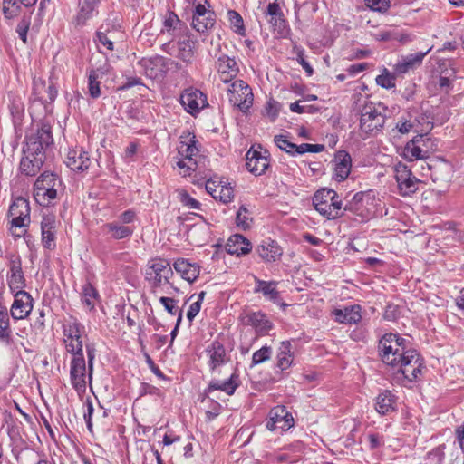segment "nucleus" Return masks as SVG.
<instances>
[{
	"instance_id": "obj_46",
	"label": "nucleus",
	"mask_w": 464,
	"mask_h": 464,
	"mask_svg": "<svg viewBox=\"0 0 464 464\" xmlns=\"http://www.w3.org/2000/svg\"><path fill=\"white\" fill-rule=\"evenodd\" d=\"M274 141L276 145L282 150L286 153L295 156L296 155V150H298V145L289 141L285 135H276L274 138Z\"/></svg>"
},
{
	"instance_id": "obj_31",
	"label": "nucleus",
	"mask_w": 464,
	"mask_h": 464,
	"mask_svg": "<svg viewBox=\"0 0 464 464\" xmlns=\"http://www.w3.org/2000/svg\"><path fill=\"white\" fill-rule=\"evenodd\" d=\"M218 71L220 73L221 80L224 82H228L237 76L239 68L234 58H230L227 55H221L218 59Z\"/></svg>"
},
{
	"instance_id": "obj_5",
	"label": "nucleus",
	"mask_w": 464,
	"mask_h": 464,
	"mask_svg": "<svg viewBox=\"0 0 464 464\" xmlns=\"http://www.w3.org/2000/svg\"><path fill=\"white\" fill-rule=\"evenodd\" d=\"M8 214L12 217L10 231L14 237H20L26 230L16 233V228L22 229L30 224L29 201L25 198L18 197L9 207Z\"/></svg>"
},
{
	"instance_id": "obj_2",
	"label": "nucleus",
	"mask_w": 464,
	"mask_h": 464,
	"mask_svg": "<svg viewBox=\"0 0 464 464\" xmlns=\"http://www.w3.org/2000/svg\"><path fill=\"white\" fill-rule=\"evenodd\" d=\"M61 184L62 181L56 174L48 171L42 173L34 184V199L41 206H49L57 198V188Z\"/></svg>"
},
{
	"instance_id": "obj_7",
	"label": "nucleus",
	"mask_w": 464,
	"mask_h": 464,
	"mask_svg": "<svg viewBox=\"0 0 464 464\" xmlns=\"http://www.w3.org/2000/svg\"><path fill=\"white\" fill-rule=\"evenodd\" d=\"M229 95V102L238 111L246 114L253 105L254 95L250 86L243 80H236L232 85Z\"/></svg>"
},
{
	"instance_id": "obj_24",
	"label": "nucleus",
	"mask_w": 464,
	"mask_h": 464,
	"mask_svg": "<svg viewBox=\"0 0 464 464\" xmlns=\"http://www.w3.org/2000/svg\"><path fill=\"white\" fill-rule=\"evenodd\" d=\"M246 318V324L251 325L259 335H266L274 328V324L261 311L250 312Z\"/></svg>"
},
{
	"instance_id": "obj_8",
	"label": "nucleus",
	"mask_w": 464,
	"mask_h": 464,
	"mask_svg": "<svg viewBox=\"0 0 464 464\" xmlns=\"http://www.w3.org/2000/svg\"><path fill=\"white\" fill-rule=\"evenodd\" d=\"M375 196L372 190L359 191L351 198L349 195L344 198L345 204H343V214L350 212L353 215L363 218L368 212L370 205L373 204Z\"/></svg>"
},
{
	"instance_id": "obj_29",
	"label": "nucleus",
	"mask_w": 464,
	"mask_h": 464,
	"mask_svg": "<svg viewBox=\"0 0 464 464\" xmlns=\"http://www.w3.org/2000/svg\"><path fill=\"white\" fill-rule=\"evenodd\" d=\"M266 14L270 17L269 23L274 30H277L278 34L284 35L286 31V21L279 4L276 2L269 3L266 7Z\"/></svg>"
},
{
	"instance_id": "obj_39",
	"label": "nucleus",
	"mask_w": 464,
	"mask_h": 464,
	"mask_svg": "<svg viewBox=\"0 0 464 464\" xmlns=\"http://www.w3.org/2000/svg\"><path fill=\"white\" fill-rule=\"evenodd\" d=\"M291 348L292 345L290 341H284L280 343L276 362V367L280 371H285L292 365L293 353Z\"/></svg>"
},
{
	"instance_id": "obj_51",
	"label": "nucleus",
	"mask_w": 464,
	"mask_h": 464,
	"mask_svg": "<svg viewBox=\"0 0 464 464\" xmlns=\"http://www.w3.org/2000/svg\"><path fill=\"white\" fill-rule=\"evenodd\" d=\"M376 83L384 89H392L395 87V76L384 68L382 73L376 77Z\"/></svg>"
},
{
	"instance_id": "obj_21",
	"label": "nucleus",
	"mask_w": 464,
	"mask_h": 464,
	"mask_svg": "<svg viewBox=\"0 0 464 464\" xmlns=\"http://www.w3.org/2000/svg\"><path fill=\"white\" fill-rule=\"evenodd\" d=\"M334 179L336 181H343L351 172L352 158L345 150H339L334 154Z\"/></svg>"
},
{
	"instance_id": "obj_14",
	"label": "nucleus",
	"mask_w": 464,
	"mask_h": 464,
	"mask_svg": "<svg viewBox=\"0 0 464 464\" xmlns=\"http://www.w3.org/2000/svg\"><path fill=\"white\" fill-rule=\"evenodd\" d=\"M34 299L32 295L24 290H18L14 295L10 314L14 320L26 318L33 309Z\"/></svg>"
},
{
	"instance_id": "obj_54",
	"label": "nucleus",
	"mask_w": 464,
	"mask_h": 464,
	"mask_svg": "<svg viewBox=\"0 0 464 464\" xmlns=\"http://www.w3.org/2000/svg\"><path fill=\"white\" fill-rule=\"evenodd\" d=\"M87 358H88V379L89 382H92V374H93V363L96 356V349L94 343H86L85 344Z\"/></svg>"
},
{
	"instance_id": "obj_6",
	"label": "nucleus",
	"mask_w": 464,
	"mask_h": 464,
	"mask_svg": "<svg viewBox=\"0 0 464 464\" xmlns=\"http://www.w3.org/2000/svg\"><path fill=\"white\" fill-rule=\"evenodd\" d=\"M394 173L399 194L402 197H410L414 194L418 190L419 185L422 183L404 163H397L394 166Z\"/></svg>"
},
{
	"instance_id": "obj_19",
	"label": "nucleus",
	"mask_w": 464,
	"mask_h": 464,
	"mask_svg": "<svg viewBox=\"0 0 464 464\" xmlns=\"http://www.w3.org/2000/svg\"><path fill=\"white\" fill-rule=\"evenodd\" d=\"M241 381L239 374L235 371L227 380L220 382L218 380H212L208 386L204 391L205 395L211 393L214 391H221L228 396H232L236 390L240 386Z\"/></svg>"
},
{
	"instance_id": "obj_49",
	"label": "nucleus",
	"mask_w": 464,
	"mask_h": 464,
	"mask_svg": "<svg viewBox=\"0 0 464 464\" xmlns=\"http://www.w3.org/2000/svg\"><path fill=\"white\" fill-rule=\"evenodd\" d=\"M317 10L316 5L314 2L306 1L299 5H295V14L297 20L301 17L309 19L310 16L306 15L307 13H315Z\"/></svg>"
},
{
	"instance_id": "obj_40",
	"label": "nucleus",
	"mask_w": 464,
	"mask_h": 464,
	"mask_svg": "<svg viewBox=\"0 0 464 464\" xmlns=\"http://www.w3.org/2000/svg\"><path fill=\"white\" fill-rule=\"evenodd\" d=\"M44 161L41 159L33 158L27 154L20 161V170L26 176H34L41 169Z\"/></svg>"
},
{
	"instance_id": "obj_62",
	"label": "nucleus",
	"mask_w": 464,
	"mask_h": 464,
	"mask_svg": "<svg viewBox=\"0 0 464 464\" xmlns=\"http://www.w3.org/2000/svg\"><path fill=\"white\" fill-rule=\"evenodd\" d=\"M160 302L164 306L165 310L171 315H176L179 310L176 305L177 300L171 297L162 296L160 298Z\"/></svg>"
},
{
	"instance_id": "obj_12",
	"label": "nucleus",
	"mask_w": 464,
	"mask_h": 464,
	"mask_svg": "<svg viewBox=\"0 0 464 464\" xmlns=\"http://www.w3.org/2000/svg\"><path fill=\"white\" fill-rule=\"evenodd\" d=\"M180 103L187 112L196 115L208 105V101L207 96L201 91L189 87L182 92Z\"/></svg>"
},
{
	"instance_id": "obj_26",
	"label": "nucleus",
	"mask_w": 464,
	"mask_h": 464,
	"mask_svg": "<svg viewBox=\"0 0 464 464\" xmlns=\"http://www.w3.org/2000/svg\"><path fill=\"white\" fill-rule=\"evenodd\" d=\"M252 249L251 242L243 235H232L227 244L226 251L230 255L241 256L248 254Z\"/></svg>"
},
{
	"instance_id": "obj_64",
	"label": "nucleus",
	"mask_w": 464,
	"mask_h": 464,
	"mask_svg": "<svg viewBox=\"0 0 464 464\" xmlns=\"http://www.w3.org/2000/svg\"><path fill=\"white\" fill-rule=\"evenodd\" d=\"M178 24H180L179 16L174 12L169 11L163 22L164 29L169 32L175 29Z\"/></svg>"
},
{
	"instance_id": "obj_43",
	"label": "nucleus",
	"mask_w": 464,
	"mask_h": 464,
	"mask_svg": "<svg viewBox=\"0 0 464 464\" xmlns=\"http://www.w3.org/2000/svg\"><path fill=\"white\" fill-rule=\"evenodd\" d=\"M99 297V293L96 288L90 283L87 282L82 286V303L89 306L91 309L94 308V301Z\"/></svg>"
},
{
	"instance_id": "obj_59",
	"label": "nucleus",
	"mask_w": 464,
	"mask_h": 464,
	"mask_svg": "<svg viewBox=\"0 0 464 464\" xmlns=\"http://www.w3.org/2000/svg\"><path fill=\"white\" fill-rule=\"evenodd\" d=\"M365 5L373 11L384 13L390 7V0H364Z\"/></svg>"
},
{
	"instance_id": "obj_44",
	"label": "nucleus",
	"mask_w": 464,
	"mask_h": 464,
	"mask_svg": "<svg viewBox=\"0 0 464 464\" xmlns=\"http://www.w3.org/2000/svg\"><path fill=\"white\" fill-rule=\"evenodd\" d=\"M179 58L184 62H189L193 57L194 42L190 39H184L178 42Z\"/></svg>"
},
{
	"instance_id": "obj_53",
	"label": "nucleus",
	"mask_w": 464,
	"mask_h": 464,
	"mask_svg": "<svg viewBox=\"0 0 464 464\" xmlns=\"http://www.w3.org/2000/svg\"><path fill=\"white\" fill-rule=\"evenodd\" d=\"M19 0H4L3 1V13L7 19H11L17 15L20 5Z\"/></svg>"
},
{
	"instance_id": "obj_52",
	"label": "nucleus",
	"mask_w": 464,
	"mask_h": 464,
	"mask_svg": "<svg viewBox=\"0 0 464 464\" xmlns=\"http://www.w3.org/2000/svg\"><path fill=\"white\" fill-rule=\"evenodd\" d=\"M252 219L248 217V210L245 206H241L237 213L236 224L243 230L250 228V221Z\"/></svg>"
},
{
	"instance_id": "obj_18",
	"label": "nucleus",
	"mask_w": 464,
	"mask_h": 464,
	"mask_svg": "<svg viewBox=\"0 0 464 464\" xmlns=\"http://www.w3.org/2000/svg\"><path fill=\"white\" fill-rule=\"evenodd\" d=\"M424 141V136L418 134L414 136L410 141L406 143L403 149L402 156L409 161H414L417 160H425L429 158V150H424L420 143Z\"/></svg>"
},
{
	"instance_id": "obj_28",
	"label": "nucleus",
	"mask_w": 464,
	"mask_h": 464,
	"mask_svg": "<svg viewBox=\"0 0 464 464\" xmlns=\"http://www.w3.org/2000/svg\"><path fill=\"white\" fill-rule=\"evenodd\" d=\"M206 352L209 356L208 367L212 372L226 362V350L223 343L219 341L212 342Z\"/></svg>"
},
{
	"instance_id": "obj_35",
	"label": "nucleus",
	"mask_w": 464,
	"mask_h": 464,
	"mask_svg": "<svg viewBox=\"0 0 464 464\" xmlns=\"http://www.w3.org/2000/svg\"><path fill=\"white\" fill-rule=\"evenodd\" d=\"M256 286L255 293H262L270 301L276 303L280 298V294L276 289V281H265L255 276Z\"/></svg>"
},
{
	"instance_id": "obj_34",
	"label": "nucleus",
	"mask_w": 464,
	"mask_h": 464,
	"mask_svg": "<svg viewBox=\"0 0 464 464\" xmlns=\"http://www.w3.org/2000/svg\"><path fill=\"white\" fill-rule=\"evenodd\" d=\"M173 266L177 273L189 283L194 282L199 276V266L189 263L188 259L179 258L174 262Z\"/></svg>"
},
{
	"instance_id": "obj_10",
	"label": "nucleus",
	"mask_w": 464,
	"mask_h": 464,
	"mask_svg": "<svg viewBox=\"0 0 464 464\" xmlns=\"http://www.w3.org/2000/svg\"><path fill=\"white\" fill-rule=\"evenodd\" d=\"M82 324L77 319L63 324V335L66 337V351L72 355L83 354L82 339Z\"/></svg>"
},
{
	"instance_id": "obj_63",
	"label": "nucleus",
	"mask_w": 464,
	"mask_h": 464,
	"mask_svg": "<svg viewBox=\"0 0 464 464\" xmlns=\"http://www.w3.org/2000/svg\"><path fill=\"white\" fill-rule=\"evenodd\" d=\"M324 150V145H323V144L303 143L301 145H298V150H296V153L297 154H304L305 152L319 153V152H322Z\"/></svg>"
},
{
	"instance_id": "obj_60",
	"label": "nucleus",
	"mask_w": 464,
	"mask_h": 464,
	"mask_svg": "<svg viewBox=\"0 0 464 464\" xmlns=\"http://www.w3.org/2000/svg\"><path fill=\"white\" fill-rule=\"evenodd\" d=\"M96 39L108 50L112 51L114 49V44L111 40L109 39L107 35V30L104 31V25H102L96 32Z\"/></svg>"
},
{
	"instance_id": "obj_50",
	"label": "nucleus",
	"mask_w": 464,
	"mask_h": 464,
	"mask_svg": "<svg viewBox=\"0 0 464 464\" xmlns=\"http://www.w3.org/2000/svg\"><path fill=\"white\" fill-rule=\"evenodd\" d=\"M272 348L270 346H263L259 350L256 351L252 355L251 366L260 364L271 358Z\"/></svg>"
},
{
	"instance_id": "obj_1",
	"label": "nucleus",
	"mask_w": 464,
	"mask_h": 464,
	"mask_svg": "<svg viewBox=\"0 0 464 464\" xmlns=\"http://www.w3.org/2000/svg\"><path fill=\"white\" fill-rule=\"evenodd\" d=\"M313 205L315 210L327 219H335L343 216V201L334 189H318L314 194Z\"/></svg>"
},
{
	"instance_id": "obj_55",
	"label": "nucleus",
	"mask_w": 464,
	"mask_h": 464,
	"mask_svg": "<svg viewBox=\"0 0 464 464\" xmlns=\"http://www.w3.org/2000/svg\"><path fill=\"white\" fill-rule=\"evenodd\" d=\"M401 311L397 304L389 303L383 313V319L390 322H395L400 318Z\"/></svg>"
},
{
	"instance_id": "obj_17",
	"label": "nucleus",
	"mask_w": 464,
	"mask_h": 464,
	"mask_svg": "<svg viewBox=\"0 0 464 464\" xmlns=\"http://www.w3.org/2000/svg\"><path fill=\"white\" fill-rule=\"evenodd\" d=\"M246 166L249 172L255 176H260L269 167L268 156L263 155L261 151L251 148L246 155Z\"/></svg>"
},
{
	"instance_id": "obj_33",
	"label": "nucleus",
	"mask_w": 464,
	"mask_h": 464,
	"mask_svg": "<svg viewBox=\"0 0 464 464\" xmlns=\"http://www.w3.org/2000/svg\"><path fill=\"white\" fill-rule=\"evenodd\" d=\"M161 266L162 258H153L148 262L149 270L146 272V280L150 283L153 292L165 284L162 270L157 268H162Z\"/></svg>"
},
{
	"instance_id": "obj_27",
	"label": "nucleus",
	"mask_w": 464,
	"mask_h": 464,
	"mask_svg": "<svg viewBox=\"0 0 464 464\" xmlns=\"http://www.w3.org/2000/svg\"><path fill=\"white\" fill-rule=\"evenodd\" d=\"M362 307L359 304L345 306L343 309H334L335 321L340 324H354L362 320Z\"/></svg>"
},
{
	"instance_id": "obj_56",
	"label": "nucleus",
	"mask_w": 464,
	"mask_h": 464,
	"mask_svg": "<svg viewBox=\"0 0 464 464\" xmlns=\"http://www.w3.org/2000/svg\"><path fill=\"white\" fill-rule=\"evenodd\" d=\"M30 26V16H23L21 21L18 23L16 27V32L19 35V38L23 41L24 44L27 43V33Z\"/></svg>"
},
{
	"instance_id": "obj_16",
	"label": "nucleus",
	"mask_w": 464,
	"mask_h": 464,
	"mask_svg": "<svg viewBox=\"0 0 464 464\" xmlns=\"http://www.w3.org/2000/svg\"><path fill=\"white\" fill-rule=\"evenodd\" d=\"M216 22L215 13L206 9L200 2L195 6L192 26L198 33H204L212 28Z\"/></svg>"
},
{
	"instance_id": "obj_22",
	"label": "nucleus",
	"mask_w": 464,
	"mask_h": 464,
	"mask_svg": "<svg viewBox=\"0 0 464 464\" xmlns=\"http://www.w3.org/2000/svg\"><path fill=\"white\" fill-rule=\"evenodd\" d=\"M392 338V333L385 334L379 341L378 350L382 362L392 368H396L400 357L395 355L394 350L391 345Z\"/></svg>"
},
{
	"instance_id": "obj_9",
	"label": "nucleus",
	"mask_w": 464,
	"mask_h": 464,
	"mask_svg": "<svg viewBox=\"0 0 464 464\" xmlns=\"http://www.w3.org/2000/svg\"><path fill=\"white\" fill-rule=\"evenodd\" d=\"M87 377L88 365L86 366L83 354L72 355L70 362V382L79 395L86 392Z\"/></svg>"
},
{
	"instance_id": "obj_4",
	"label": "nucleus",
	"mask_w": 464,
	"mask_h": 464,
	"mask_svg": "<svg viewBox=\"0 0 464 464\" xmlns=\"http://www.w3.org/2000/svg\"><path fill=\"white\" fill-rule=\"evenodd\" d=\"M395 369L404 379L416 382L425 369L424 359L416 349H410L404 356L401 357Z\"/></svg>"
},
{
	"instance_id": "obj_37",
	"label": "nucleus",
	"mask_w": 464,
	"mask_h": 464,
	"mask_svg": "<svg viewBox=\"0 0 464 464\" xmlns=\"http://www.w3.org/2000/svg\"><path fill=\"white\" fill-rule=\"evenodd\" d=\"M102 231H106L113 239L120 240L130 237L134 232V228L121 225L118 222H110L102 226Z\"/></svg>"
},
{
	"instance_id": "obj_32",
	"label": "nucleus",
	"mask_w": 464,
	"mask_h": 464,
	"mask_svg": "<svg viewBox=\"0 0 464 464\" xmlns=\"http://www.w3.org/2000/svg\"><path fill=\"white\" fill-rule=\"evenodd\" d=\"M397 397L389 390L379 393L375 399V410L381 415H386L396 411Z\"/></svg>"
},
{
	"instance_id": "obj_57",
	"label": "nucleus",
	"mask_w": 464,
	"mask_h": 464,
	"mask_svg": "<svg viewBox=\"0 0 464 464\" xmlns=\"http://www.w3.org/2000/svg\"><path fill=\"white\" fill-rule=\"evenodd\" d=\"M179 199H180V202L189 208H193V209H199L200 207H201V203L195 199L194 198H192L186 190H181L179 191Z\"/></svg>"
},
{
	"instance_id": "obj_47",
	"label": "nucleus",
	"mask_w": 464,
	"mask_h": 464,
	"mask_svg": "<svg viewBox=\"0 0 464 464\" xmlns=\"http://www.w3.org/2000/svg\"><path fill=\"white\" fill-rule=\"evenodd\" d=\"M392 341L391 345L394 350L395 355L402 357L411 349L407 347V341L397 334L392 333ZM401 360V358H399Z\"/></svg>"
},
{
	"instance_id": "obj_36",
	"label": "nucleus",
	"mask_w": 464,
	"mask_h": 464,
	"mask_svg": "<svg viewBox=\"0 0 464 464\" xmlns=\"http://www.w3.org/2000/svg\"><path fill=\"white\" fill-rule=\"evenodd\" d=\"M431 50V48L428 49L426 52H420L413 54H410L403 58L401 62H399L395 67L394 71L397 74H403L409 72L411 69H413L416 65L421 64L423 58L427 55V53Z\"/></svg>"
},
{
	"instance_id": "obj_25",
	"label": "nucleus",
	"mask_w": 464,
	"mask_h": 464,
	"mask_svg": "<svg viewBox=\"0 0 464 464\" xmlns=\"http://www.w3.org/2000/svg\"><path fill=\"white\" fill-rule=\"evenodd\" d=\"M10 276L8 284L11 289H20L25 285V279L22 269V261L19 256H10Z\"/></svg>"
},
{
	"instance_id": "obj_38",
	"label": "nucleus",
	"mask_w": 464,
	"mask_h": 464,
	"mask_svg": "<svg viewBox=\"0 0 464 464\" xmlns=\"http://www.w3.org/2000/svg\"><path fill=\"white\" fill-rule=\"evenodd\" d=\"M181 140L179 146V154L182 156L184 159H188L192 160V157L196 156L198 152V149L197 148V139L194 134L188 133L186 137L181 136Z\"/></svg>"
},
{
	"instance_id": "obj_11",
	"label": "nucleus",
	"mask_w": 464,
	"mask_h": 464,
	"mask_svg": "<svg viewBox=\"0 0 464 464\" xmlns=\"http://www.w3.org/2000/svg\"><path fill=\"white\" fill-rule=\"evenodd\" d=\"M295 425V420L292 413L288 411L287 408L284 405H277L271 409L269 412V419L266 421V428L270 431L281 430L286 431Z\"/></svg>"
},
{
	"instance_id": "obj_58",
	"label": "nucleus",
	"mask_w": 464,
	"mask_h": 464,
	"mask_svg": "<svg viewBox=\"0 0 464 464\" xmlns=\"http://www.w3.org/2000/svg\"><path fill=\"white\" fill-rule=\"evenodd\" d=\"M281 103L271 99L267 102L266 106V115L269 117L271 121H275L278 117L279 111L281 110Z\"/></svg>"
},
{
	"instance_id": "obj_20",
	"label": "nucleus",
	"mask_w": 464,
	"mask_h": 464,
	"mask_svg": "<svg viewBox=\"0 0 464 464\" xmlns=\"http://www.w3.org/2000/svg\"><path fill=\"white\" fill-rule=\"evenodd\" d=\"M65 163L73 171H84L89 169L91 160L87 151L76 148L69 150Z\"/></svg>"
},
{
	"instance_id": "obj_61",
	"label": "nucleus",
	"mask_w": 464,
	"mask_h": 464,
	"mask_svg": "<svg viewBox=\"0 0 464 464\" xmlns=\"http://www.w3.org/2000/svg\"><path fill=\"white\" fill-rule=\"evenodd\" d=\"M289 107L291 111L295 113L307 112L313 114L319 111V108L315 105L302 106L299 104V102H292Z\"/></svg>"
},
{
	"instance_id": "obj_41",
	"label": "nucleus",
	"mask_w": 464,
	"mask_h": 464,
	"mask_svg": "<svg viewBox=\"0 0 464 464\" xmlns=\"http://www.w3.org/2000/svg\"><path fill=\"white\" fill-rule=\"evenodd\" d=\"M105 74V71H103L102 68H98L96 70H92L88 76V91L89 94L92 98L97 99L101 96V82L99 81V78Z\"/></svg>"
},
{
	"instance_id": "obj_48",
	"label": "nucleus",
	"mask_w": 464,
	"mask_h": 464,
	"mask_svg": "<svg viewBox=\"0 0 464 464\" xmlns=\"http://www.w3.org/2000/svg\"><path fill=\"white\" fill-rule=\"evenodd\" d=\"M218 183L220 185V189L218 194L217 193L218 199L222 203H228L234 198V189L230 186L229 183L223 181V179H219Z\"/></svg>"
},
{
	"instance_id": "obj_3",
	"label": "nucleus",
	"mask_w": 464,
	"mask_h": 464,
	"mask_svg": "<svg viewBox=\"0 0 464 464\" xmlns=\"http://www.w3.org/2000/svg\"><path fill=\"white\" fill-rule=\"evenodd\" d=\"M53 140L50 126L44 124L35 133L26 136V142L23 147V152L45 161V150L53 143Z\"/></svg>"
},
{
	"instance_id": "obj_42",
	"label": "nucleus",
	"mask_w": 464,
	"mask_h": 464,
	"mask_svg": "<svg viewBox=\"0 0 464 464\" xmlns=\"http://www.w3.org/2000/svg\"><path fill=\"white\" fill-rule=\"evenodd\" d=\"M96 8L84 0L80 4L79 11L73 17L72 23L75 27H82L86 24V22L92 17V14Z\"/></svg>"
},
{
	"instance_id": "obj_30",
	"label": "nucleus",
	"mask_w": 464,
	"mask_h": 464,
	"mask_svg": "<svg viewBox=\"0 0 464 464\" xmlns=\"http://www.w3.org/2000/svg\"><path fill=\"white\" fill-rule=\"evenodd\" d=\"M256 252L258 256L267 263L276 262L280 259L283 251L277 242L274 240L263 241L257 248Z\"/></svg>"
},
{
	"instance_id": "obj_15",
	"label": "nucleus",
	"mask_w": 464,
	"mask_h": 464,
	"mask_svg": "<svg viewBox=\"0 0 464 464\" xmlns=\"http://www.w3.org/2000/svg\"><path fill=\"white\" fill-rule=\"evenodd\" d=\"M385 116L379 112L375 108L364 109L360 119V129L367 135H373V132L381 131L384 123Z\"/></svg>"
},
{
	"instance_id": "obj_23",
	"label": "nucleus",
	"mask_w": 464,
	"mask_h": 464,
	"mask_svg": "<svg viewBox=\"0 0 464 464\" xmlns=\"http://www.w3.org/2000/svg\"><path fill=\"white\" fill-rule=\"evenodd\" d=\"M56 220L53 215H45L41 222L42 242L44 248L54 249L55 247V233Z\"/></svg>"
},
{
	"instance_id": "obj_13",
	"label": "nucleus",
	"mask_w": 464,
	"mask_h": 464,
	"mask_svg": "<svg viewBox=\"0 0 464 464\" xmlns=\"http://www.w3.org/2000/svg\"><path fill=\"white\" fill-rule=\"evenodd\" d=\"M140 65L145 71V73L150 79H163L169 72V64L172 63L170 59L160 55L150 58H142L139 62Z\"/></svg>"
},
{
	"instance_id": "obj_45",
	"label": "nucleus",
	"mask_w": 464,
	"mask_h": 464,
	"mask_svg": "<svg viewBox=\"0 0 464 464\" xmlns=\"http://www.w3.org/2000/svg\"><path fill=\"white\" fill-rule=\"evenodd\" d=\"M227 15L234 32L238 35L244 36L246 34V28L244 26L243 18L239 13L235 10H229Z\"/></svg>"
}]
</instances>
